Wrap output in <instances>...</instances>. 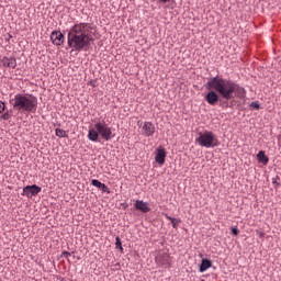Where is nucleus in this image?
Returning <instances> with one entry per match:
<instances>
[{
    "label": "nucleus",
    "mask_w": 281,
    "mask_h": 281,
    "mask_svg": "<svg viewBox=\"0 0 281 281\" xmlns=\"http://www.w3.org/2000/svg\"><path fill=\"white\" fill-rule=\"evenodd\" d=\"M93 26L91 23L80 22L75 24L68 32V47L75 52H82L93 43Z\"/></svg>",
    "instance_id": "f257e3e1"
},
{
    "label": "nucleus",
    "mask_w": 281,
    "mask_h": 281,
    "mask_svg": "<svg viewBox=\"0 0 281 281\" xmlns=\"http://www.w3.org/2000/svg\"><path fill=\"white\" fill-rule=\"evenodd\" d=\"M206 89H214L220 93L222 100H232L234 98V93L236 98L243 100L247 95V90L245 88L239 87L238 83L225 79L223 77H213L206 82Z\"/></svg>",
    "instance_id": "f03ea898"
},
{
    "label": "nucleus",
    "mask_w": 281,
    "mask_h": 281,
    "mask_svg": "<svg viewBox=\"0 0 281 281\" xmlns=\"http://www.w3.org/2000/svg\"><path fill=\"white\" fill-rule=\"evenodd\" d=\"M10 104L14 111L20 113H36L38 109V99L30 93H18L10 99Z\"/></svg>",
    "instance_id": "7ed1b4c3"
},
{
    "label": "nucleus",
    "mask_w": 281,
    "mask_h": 281,
    "mask_svg": "<svg viewBox=\"0 0 281 281\" xmlns=\"http://www.w3.org/2000/svg\"><path fill=\"white\" fill-rule=\"evenodd\" d=\"M195 142L204 148H216L218 146V138L212 131L200 132Z\"/></svg>",
    "instance_id": "20e7f679"
},
{
    "label": "nucleus",
    "mask_w": 281,
    "mask_h": 281,
    "mask_svg": "<svg viewBox=\"0 0 281 281\" xmlns=\"http://www.w3.org/2000/svg\"><path fill=\"white\" fill-rule=\"evenodd\" d=\"M209 90L210 91L204 97V100L207 102V104H210L211 106H216V104L221 102L220 106H222V109L229 108V103L227 102V100L223 101V99H221V93H218V91L214 89H209Z\"/></svg>",
    "instance_id": "39448f33"
},
{
    "label": "nucleus",
    "mask_w": 281,
    "mask_h": 281,
    "mask_svg": "<svg viewBox=\"0 0 281 281\" xmlns=\"http://www.w3.org/2000/svg\"><path fill=\"white\" fill-rule=\"evenodd\" d=\"M94 128L95 131H98L99 135H101L102 139H104L105 142H109L113 139V137H115V135H113V131L104 121L97 122L94 124Z\"/></svg>",
    "instance_id": "423d86ee"
},
{
    "label": "nucleus",
    "mask_w": 281,
    "mask_h": 281,
    "mask_svg": "<svg viewBox=\"0 0 281 281\" xmlns=\"http://www.w3.org/2000/svg\"><path fill=\"white\" fill-rule=\"evenodd\" d=\"M41 187L36 184L26 186L23 188V196H27V199H32V196H36L41 192Z\"/></svg>",
    "instance_id": "0eeeda50"
},
{
    "label": "nucleus",
    "mask_w": 281,
    "mask_h": 281,
    "mask_svg": "<svg viewBox=\"0 0 281 281\" xmlns=\"http://www.w3.org/2000/svg\"><path fill=\"white\" fill-rule=\"evenodd\" d=\"M156 263L158 267H170V256L166 252H161L156 257Z\"/></svg>",
    "instance_id": "6e6552de"
},
{
    "label": "nucleus",
    "mask_w": 281,
    "mask_h": 281,
    "mask_svg": "<svg viewBox=\"0 0 281 281\" xmlns=\"http://www.w3.org/2000/svg\"><path fill=\"white\" fill-rule=\"evenodd\" d=\"M155 124L153 122H145L143 125V135L145 137H153L155 135Z\"/></svg>",
    "instance_id": "1a4fd4ad"
},
{
    "label": "nucleus",
    "mask_w": 281,
    "mask_h": 281,
    "mask_svg": "<svg viewBox=\"0 0 281 281\" xmlns=\"http://www.w3.org/2000/svg\"><path fill=\"white\" fill-rule=\"evenodd\" d=\"M50 40L53 41L54 45L60 46L63 43H65V35L60 31H54L50 34Z\"/></svg>",
    "instance_id": "9d476101"
},
{
    "label": "nucleus",
    "mask_w": 281,
    "mask_h": 281,
    "mask_svg": "<svg viewBox=\"0 0 281 281\" xmlns=\"http://www.w3.org/2000/svg\"><path fill=\"white\" fill-rule=\"evenodd\" d=\"M2 67H9V69H16V58L13 57H2L0 59Z\"/></svg>",
    "instance_id": "9b49d317"
},
{
    "label": "nucleus",
    "mask_w": 281,
    "mask_h": 281,
    "mask_svg": "<svg viewBox=\"0 0 281 281\" xmlns=\"http://www.w3.org/2000/svg\"><path fill=\"white\" fill-rule=\"evenodd\" d=\"M155 160L159 166H164L166 164V149L158 148L156 151Z\"/></svg>",
    "instance_id": "f8f14e48"
},
{
    "label": "nucleus",
    "mask_w": 281,
    "mask_h": 281,
    "mask_svg": "<svg viewBox=\"0 0 281 281\" xmlns=\"http://www.w3.org/2000/svg\"><path fill=\"white\" fill-rule=\"evenodd\" d=\"M135 210H139L144 214H148L150 212V209L148 207V203L137 200L136 203L134 204Z\"/></svg>",
    "instance_id": "ddd939ff"
},
{
    "label": "nucleus",
    "mask_w": 281,
    "mask_h": 281,
    "mask_svg": "<svg viewBox=\"0 0 281 281\" xmlns=\"http://www.w3.org/2000/svg\"><path fill=\"white\" fill-rule=\"evenodd\" d=\"M100 137V133L98 132V130L95 128H90L88 132V139H90V142H98Z\"/></svg>",
    "instance_id": "4468645a"
},
{
    "label": "nucleus",
    "mask_w": 281,
    "mask_h": 281,
    "mask_svg": "<svg viewBox=\"0 0 281 281\" xmlns=\"http://www.w3.org/2000/svg\"><path fill=\"white\" fill-rule=\"evenodd\" d=\"M257 159L259 164H263V166H267L269 164V157H267V155L265 154V150H260L257 154Z\"/></svg>",
    "instance_id": "2eb2a0df"
},
{
    "label": "nucleus",
    "mask_w": 281,
    "mask_h": 281,
    "mask_svg": "<svg viewBox=\"0 0 281 281\" xmlns=\"http://www.w3.org/2000/svg\"><path fill=\"white\" fill-rule=\"evenodd\" d=\"M212 267V261L209 259H202L200 265V273H204V271H207Z\"/></svg>",
    "instance_id": "dca6fc26"
},
{
    "label": "nucleus",
    "mask_w": 281,
    "mask_h": 281,
    "mask_svg": "<svg viewBox=\"0 0 281 281\" xmlns=\"http://www.w3.org/2000/svg\"><path fill=\"white\" fill-rule=\"evenodd\" d=\"M165 217L167 218V221H170V223L172 224L173 229H177V227L179 226V223H181V220L171 217L167 213L165 214Z\"/></svg>",
    "instance_id": "f3484780"
},
{
    "label": "nucleus",
    "mask_w": 281,
    "mask_h": 281,
    "mask_svg": "<svg viewBox=\"0 0 281 281\" xmlns=\"http://www.w3.org/2000/svg\"><path fill=\"white\" fill-rule=\"evenodd\" d=\"M272 184H273L274 190H278L281 187L280 176L272 178Z\"/></svg>",
    "instance_id": "a211bd4d"
},
{
    "label": "nucleus",
    "mask_w": 281,
    "mask_h": 281,
    "mask_svg": "<svg viewBox=\"0 0 281 281\" xmlns=\"http://www.w3.org/2000/svg\"><path fill=\"white\" fill-rule=\"evenodd\" d=\"M55 135L57 137H67V132L65 130L56 128L55 130Z\"/></svg>",
    "instance_id": "6ab92c4d"
},
{
    "label": "nucleus",
    "mask_w": 281,
    "mask_h": 281,
    "mask_svg": "<svg viewBox=\"0 0 281 281\" xmlns=\"http://www.w3.org/2000/svg\"><path fill=\"white\" fill-rule=\"evenodd\" d=\"M115 245L116 249H120V251H124V248L122 247V239L120 238V236L115 237Z\"/></svg>",
    "instance_id": "aec40b11"
},
{
    "label": "nucleus",
    "mask_w": 281,
    "mask_h": 281,
    "mask_svg": "<svg viewBox=\"0 0 281 281\" xmlns=\"http://www.w3.org/2000/svg\"><path fill=\"white\" fill-rule=\"evenodd\" d=\"M102 184H103L102 182L95 179L91 181V186H93L94 188H99V190L102 188Z\"/></svg>",
    "instance_id": "412c9836"
},
{
    "label": "nucleus",
    "mask_w": 281,
    "mask_h": 281,
    "mask_svg": "<svg viewBox=\"0 0 281 281\" xmlns=\"http://www.w3.org/2000/svg\"><path fill=\"white\" fill-rule=\"evenodd\" d=\"M250 109H255L256 111L260 110V103L258 101L251 102Z\"/></svg>",
    "instance_id": "4be33fe9"
},
{
    "label": "nucleus",
    "mask_w": 281,
    "mask_h": 281,
    "mask_svg": "<svg viewBox=\"0 0 281 281\" xmlns=\"http://www.w3.org/2000/svg\"><path fill=\"white\" fill-rule=\"evenodd\" d=\"M101 191H103V192H106V194H111V190H109V187H106V184H101V189H100Z\"/></svg>",
    "instance_id": "5701e85b"
},
{
    "label": "nucleus",
    "mask_w": 281,
    "mask_h": 281,
    "mask_svg": "<svg viewBox=\"0 0 281 281\" xmlns=\"http://www.w3.org/2000/svg\"><path fill=\"white\" fill-rule=\"evenodd\" d=\"M2 120H10V117H12V115H10V112H5L4 114H2Z\"/></svg>",
    "instance_id": "b1692460"
},
{
    "label": "nucleus",
    "mask_w": 281,
    "mask_h": 281,
    "mask_svg": "<svg viewBox=\"0 0 281 281\" xmlns=\"http://www.w3.org/2000/svg\"><path fill=\"white\" fill-rule=\"evenodd\" d=\"M239 233H240V231H238L237 227H233V228H232V234H233V236H238Z\"/></svg>",
    "instance_id": "393cba45"
},
{
    "label": "nucleus",
    "mask_w": 281,
    "mask_h": 281,
    "mask_svg": "<svg viewBox=\"0 0 281 281\" xmlns=\"http://www.w3.org/2000/svg\"><path fill=\"white\" fill-rule=\"evenodd\" d=\"M256 234H257V236H259V238H265V236H266V234H265V232H262V231H256Z\"/></svg>",
    "instance_id": "a878e982"
},
{
    "label": "nucleus",
    "mask_w": 281,
    "mask_h": 281,
    "mask_svg": "<svg viewBox=\"0 0 281 281\" xmlns=\"http://www.w3.org/2000/svg\"><path fill=\"white\" fill-rule=\"evenodd\" d=\"M69 256H71V252H69V251H63L61 252L63 258H69Z\"/></svg>",
    "instance_id": "bb28decb"
},
{
    "label": "nucleus",
    "mask_w": 281,
    "mask_h": 281,
    "mask_svg": "<svg viewBox=\"0 0 281 281\" xmlns=\"http://www.w3.org/2000/svg\"><path fill=\"white\" fill-rule=\"evenodd\" d=\"M3 111H5V103L0 101V113H2Z\"/></svg>",
    "instance_id": "cd10ccee"
},
{
    "label": "nucleus",
    "mask_w": 281,
    "mask_h": 281,
    "mask_svg": "<svg viewBox=\"0 0 281 281\" xmlns=\"http://www.w3.org/2000/svg\"><path fill=\"white\" fill-rule=\"evenodd\" d=\"M160 1V3H168V1H170V0H159Z\"/></svg>",
    "instance_id": "c85d7f7f"
},
{
    "label": "nucleus",
    "mask_w": 281,
    "mask_h": 281,
    "mask_svg": "<svg viewBox=\"0 0 281 281\" xmlns=\"http://www.w3.org/2000/svg\"><path fill=\"white\" fill-rule=\"evenodd\" d=\"M10 38H12V35H11V34H9V38H8V41H10Z\"/></svg>",
    "instance_id": "c756f323"
}]
</instances>
